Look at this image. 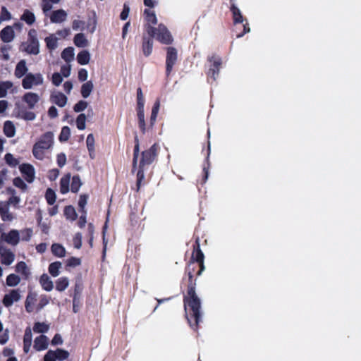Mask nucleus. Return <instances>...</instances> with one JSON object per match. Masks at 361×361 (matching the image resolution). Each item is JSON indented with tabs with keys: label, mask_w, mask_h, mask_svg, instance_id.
<instances>
[{
	"label": "nucleus",
	"mask_w": 361,
	"mask_h": 361,
	"mask_svg": "<svg viewBox=\"0 0 361 361\" xmlns=\"http://www.w3.org/2000/svg\"><path fill=\"white\" fill-rule=\"evenodd\" d=\"M137 107H144L145 99L141 88L137 90Z\"/></svg>",
	"instance_id": "nucleus-57"
},
{
	"label": "nucleus",
	"mask_w": 361,
	"mask_h": 361,
	"mask_svg": "<svg viewBox=\"0 0 361 361\" xmlns=\"http://www.w3.org/2000/svg\"><path fill=\"white\" fill-rule=\"evenodd\" d=\"M64 214L67 219L74 221L77 217L76 212L72 206H67L64 209Z\"/></svg>",
	"instance_id": "nucleus-37"
},
{
	"label": "nucleus",
	"mask_w": 361,
	"mask_h": 361,
	"mask_svg": "<svg viewBox=\"0 0 361 361\" xmlns=\"http://www.w3.org/2000/svg\"><path fill=\"white\" fill-rule=\"evenodd\" d=\"M20 232V238L23 241H30L32 236V230L31 228H25L21 230Z\"/></svg>",
	"instance_id": "nucleus-43"
},
{
	"label": "nucleus",
	"mask_w": 361,
	"mask_h": 361,
	"mask_svg": "<svg viewBox=\"0 0 361 361\" xmlns=\"http://www.w3.org/2000/svg\"><path fill=\"white\" fill-rule=\"evenodd\" d=\"M50 101L59 107H64L67 104L68 97L63 93L55 90L51 93Z\"/></svg>",
	"instance_id": "nucleus-10"
},
{
	"label": "nucleus",
	"mask_w": 361,
	"mask_h": 361,
	"mask_svg": "<svg viewBox=\"0 0 361 361\" xmlns=\"http://www.w3.org/2000/svg\"><path fill=\"white\" fill-rule=\"evenodd\" d=\"M51 80L54 86L59 87L63 82V76L59 73H54L51 75Z\"/></svg>",
	"instance_id": "nucleus-50"
},
{
	"label": "nucleus",
	"mask_w": 361,
	"mask_h": 361,
	"mask_svg": "<svg viewBox=\"0 0 361 361\" xmlns=\"http://www.w3.org/2000/svg\"><path fill=\"white\" fill-rule=\"evenodd\" d=\"M54 351L56 353V360L63 361L66 360L69 356V353L63 349L58 348Z\"/></svg>",
	"instance_id": "nucleus-44"
},
{
	"label": "nucleus",
	"mask_w": 361,
	"mask_h": 361,
	"mask_svg": "<svg viewBox=\"0 0 361 361\" xmlns=\"http://www.w3.org/2000/svg\"><path fill=\"white\" fill-rule=\"evenodd\" d=\"M18 117L25 121H34L36 118V114L30 111H22L19 112Z\"/></svg>",
	"instance_id": "nucleus-39"
},
{
	"label": "nucleus",
	"mask_w": 361,
	"mask_h": 361,
	"mask_svg": "<svg viewBox=\"0 0 361 361\" xmlns=\"http://www.w3.org/2000/svg\"><path fill=\"white\" fill-rule=\"evenodd\" d=\"M16 126L11 121H7L4 125V133L8 137H13L16 135Z\"/></svg>",
	"instance_id": "nucleus-28"
},
{
	"label": "nucleus",
	"mask_w": 361,
	"mask_h": 361,
	"mask_svg": "<svg viewBox=\"0 0 361 361\" xmlns=\"http://www.w3.org/2000/svg\"><path fill=\"white\" fill-rule=\"evenodd\" d=\"M0 37L4 42L9 43L15 38V32L12 26H6L0 32Z\"/></svg>",
	"instance_id": "nucleus-15"
},
{
	"label": "nucleus",
	"mask_w": 361,
	"mask_h": 361,
	"mask_svg": "<svg viewBox=\"0 0 361 361\" xmlns=\"http://www.w3.org/2000/svg\"><path fill=\"white\" fill-rule=\"evenodd\" d=\"M55 34L59 36V38H65L70 35V30L68 28L61 29L58 30Z\"/></svg>",
	"instance_id": "nucleus-64"
},
{
	"label": "nucleus",
	"mask_w": 361,
	"mask_h": 361,
	"mask_svg": "<svg viewBox=\"0 0 361 361\" xmlns=\"http://www.w3.org/2000/svg\"><path fill=\"white\" fill-rule=\"evenodd\" d=\"M45 197H46V200L49 204L51 205L56 201V193L53 190H51L50 188L47 189V190L46 192Z\"/></svg>",
	"instance_id": "nucleus-49"
},
{
	"label": "nucleus",
	"mask_w": 361,
	"mask_h": 361,
	"mask_svg": "<svg viewBox=\"0 0 361 361\" xmlns=\"http://www.w3.org/2000/svg\"><path fill=\"white\" fill-rule=\"evenodd\" d=\"M4 159L6 162L11 166H16L19 164V161L11 153L6 154Z\"/></svg>",
	"instance_id": "nucleus-52"
},
{
	"label": "nucleus",
	"mask_w": 361,
	"mask_h": 361,
	"mask_svg": "<svg viewBox=\"0 0 361 361\" xmlns=\"http://www.w3.org/2000/svg\"><path fill=\"white\" fill-rule=\"evenodd\" d=\"M86 116L84 114H80L76 118V126L80 130H83L86 128Z\"/></svg>",
	"instance_id": "nucleus-38"
},
{
	"label": "nucleus",
	"mask_w": 361,
	"mask_h": 361,
	"mask_svg": "<svg viewBox=\"0 0 361 361\" xmlns=\"http://www.w3.org/2000/svg\"><path fill=\"white\" fill-rule=\"evenodd\" d=\"M49 329V325L45 322H36L33 326L35 333L41 334L46 333Z\"/></svg>",
	"instance_id": "nucleus-35"
},
{
	"label": "nucleus",
	"mask_w": 361,
	"mask_h": 361,
	"mask_svg": "<svg viewBox=\"0 0 361 361\" xmlns=\"http://www.w3.org/2000/svg\"><path fill=\"white\" fill-rule=\"evenodd\" d=\"M32 334L30 328H27L23 337V350L27 353L32 345Z\"/></svg>",
	"instance_id": "nucleus-21"
},
{
	"label": "nucleus",
	"mask_w": 361,
	"mask_h": 361,
	"mask_svg": "<svg viewBox=\"0 0 361 361\" xmlns=\"http://www.w3.org/2000/svg\"><path fill=\"white\" fill-rule=\"evenodd\" d=\"M20 19L25 21L28 25H32L35 21V16L30 11L25 10L24 11L23 15L21 16Z\"/></svg>",
	"instance_id": "nucleus-34"
},
{
	"label": "nucleus",
	"mask_w": 361,
	"mask_h": 361,
	"mask_svg": "<svg viewBox=\"0 0 361 361\" xmlns=\"http://www.w3.org/2000/svg\"><path fill=\"white\" fill-rule=\"evenodd\" d=\"M39 95L33 92H28L23 97V100L25 102L30 109H34L35 105L39 102Z\"/></svg>",
	"instance_id": "nucleus-12"
},
{
	"label": "nucleus",
	"mask_w": 361,
	"mask_h": 361,
	"mask_svg": "<svg viewBox=\"0 0 361 361\" xmlns=\"http://www.w3.org/2000/svg\"><path fill=\"white\" fill-rule=\"evenodd\" d=\"M28 67L27 66L26 61L23 59L20 60L15 68L14 75L17 78H21L22 77H25L26 74H27Z\"/></svg>",
	"instance_id": "nucleus-19"
},
{
	"label": "nucleus",
	"mask_w": 361,
	"mask_h": 361,
	"mask_svg": "<svg viewBox=\"0 0 361 361\" xmlns=\"http://www.w3.org/2000/svg\"><path fill=\"white\" fill-rule=\"evenodd\" d=\"M12 19V15L10 11L7 9L6 7L2 6L1 8L0 13V20L2 23L3 21H8Z\"/></svg>",
	"instance_id": "nucleus-41"
},
{
	"label": "nucleus",
	"mask_w": 361,
	"mask_h": 361,
	"mask_svg": "<svg viewBox=\"0 0 361 361\" xmlns=\"http://www.w3.org/2000/svg\"><path fill=\"white\" fill-rule=\"evenodd\" d=\"M78 62L80 65H87L90 63V54L87 50H83L78 53L77 56Z\"/></svg>",
	"instance_id": "nucleus-30"
},
{
	"label": "nucleus",
	"mask_w": 361,
	"mask_h": 361,
	"mask_svg": "<svg viewBox=\"0 0 361 361\" xmlns=\"http://www.w3.org/2000/svg\"><path fill=\"white\" fill-rule=\"evenodd\" d=\"M68 13L62 8L56 9L51 12L49 15L50 21L55 24H61L67 20Z\"/></svg>",
	"instance_id": "nucleus-7"
},
{
	"label": "nucleus",
	"mask_w": 361,
	"mask_h": 361,
	"mask_svg": "<svg viewBox=\"0 0 361 361\" xmlns=\"http://www.w3.org/2000/svg\"><path fill=\"white\" fill-rule=\"evenodd\" d=\"M94 88L92 81H87L81 86V94L83 98H87L91 94Z\"/></svg>",
	"instance_id": "nucleus-29"
},
{
	"label": "nucleus",
	"mask_w": 361,
	"mask_h": 361,
	"mask_svg": "<svg viewBox=\"0 0 361 361\" xmlns=\"http://www.w3.org/2000/svg\"><path fill=\"white\" fill-rule=\"evenodd\" d=\"M8 173V171L6 169L0 171V188L4 185L5 180L7 179Z\"/></svg>",
	"instance_id": "nucleus-61"
},
{
	"label": "nucleus",
	"mask_w": 361,
	"mask_h": 361,
	"mask_svg": "<svg viewBox=\"0 0 361 361\" xmlns=\"http://www.w3.org/2000/svg\"><path fill=\"white\" fill-rule=\"evenodd\" d=\"M145 15V19L148 23L155 25L157 23V18L154 11L146 9L144 12Z\"/></svg>",
	"instance_id": "nucleus-40"
},
{
	"label": "nucleus",
	"mask_w": 361,
	"mask_h": 361,
	"mask_svg": "<svg viewBox=\"0 0 361 361\" xmlns=\"http://www.w3.org/2000/svg\"><path fill=\"white\" fill-rule=\"evenodd\" d=\"M153 42L151 39H147L142 46L143 53L145 56H149L152 51Z\"/></svg>",
	"instance_id": "nucleus-48"
},
{
	"label": "nucleus",
	"mask_w": 361,
	"mask_h": 361,
	"mask_svg": "<svg viewBox=\"0 0 361 361\" xmlns=\"http://www.w3.org/2000/svg\"><path fill=\"white\" fill-rule=\"evenodd\" d=\"M137 117L140 126L144 130L145 126L144 107H137Z\"/></svg>",
	"instance_id": "nucleus-51"
},
{
	"label": "nucleus",
	"mask_w": 361,
	"mask_h": 361,
	"mask_svg": "<svg viewBox=\"0 0 361 361\" xmlns=\"http://www.w3.org/2000/svg\"><path fill=\"white\" fill-rule=\"evenodd\" d=\"M75 51L73 47L66 48L61 53V58L67 63H70L73 61Z\"/></svg>",
	"instance_id": "nucleus-33"
},
{
	"label": "nucleus",
	"mask_w": 361,
	"mask_h": 361,
	"mask_svg": "<svg viewBox=\"0 0 361 361\" xmlns=\"http://www.w3.org/2000/svg\"><path fill=\"white\" fill-rule=\"evenodd\" d=\"M70 285V279L67 276H61L55 281V288L59 292H63Z\"/></svg>",
	"instance_id": "nucleus-20"
},
{
	"label": "nucleus",
	"mask_w": 361,
	"mask_h": 361,
	"mask_svg": "<svg viewBox=\"0 0 361 361\" xmlns=\"http://www.w3.org/2000/svg\"><path fill=\"white\" fill-rule=\"evenodd\" d=\"M66 163V156L64 153H60L57 155V164L60 167L65 166Z\"/></svg>",
	"instance_id": "nucleus-59"
},
{
	"label": "nucleus",
	"mask_w": 361,
	"mask_h": 361,
	"mask_svg": "<svg viewBox=\"0 0 361 361\" xmlns=\"http://www.w3.org/2000/svg\"><path fill=\"white\" fill-rule=\"evenodd\" d=\"M59 39V38L56 35V34H51L47 37L44 40L47 48L49 50H54L58 47Z\"/></svg>",
	"instance_id": "nucleus-27"
},
{
	"label": "nucleus",
	"mask_w": 361,
	"mask_h": 361,
	"mask_svg": "<svg viewBox=\"0 0 361 361\" xmlns=\"http://www.w3.org/2000/svg\"><path fill=\"white\" fill-rule=\"evenodd\" d=\"M13 185L20 189L23 192H25L27 188V184L23 181V180L19 177L15 178L13 180Z\"/></svg>",
	"instance_id": "nucleus-46"
},
{
	"label": "nucleus",
	"mask_w": 361,
	"mask_h": 361,
	"mask_svg": "<svg viewBox=\"0 0 361 361\" xmlns=\"http://www.w3.org/2000/svg\"><path fill=\"white\" fill-rule=\"evenodd\" d=\"M37 301V294L30 293L25 300V309L27 312H32L35 310V304Z\"/></svg>",
	"instance_id": "nucleus-23"
},
{
	"label": "nucleus",
	"mask_w": 361,
	"mask_h": 361,
	"mask_svg": "<svg viewBox=\"0 0 361 361\" xmlns=\"http://www.w3.org/2000/svg\"><path fill=\"white\" fill-rule=\"evenodd\" d=\"M54 144V135L51 132H47L38 139L32 148L33 156L42 160L45 157V151L52 148Z\"/></svg>",
	"instance_id": "nucleus-1"
},
{
	"label": "nucleus",
	"mask_w": 361,
	"mask_h": 361,
	"mask_svg": "<svg viewBox=\"0 0 361 361\" xmlns=\"http://www.w3.org/2000/svg\"><path fill=\"white\" fill-rule=\"evenodd\" d=\"M18 92V87L15 86L11 80L0 82V98L6 97L8 92L16 94Z\"/></svg>",
	"instance_id": "nucleus-8"
},
{
	"label": "nucleus",
	"mask_w": 361,
	"mask_h": 361,
	"mask_svg": "<svg viewBox=\"0 0 361 361\" xmlns=\"http://www.w3.org/2000/svg\"><path fill=\"white\" fill-rule=\"evenodd\" d=\"M156 148L155 146H152L150 149L142 152V159L140 161V168H142L145 165L151 164L155 157Z\"/></svg>",
	"instance_id": "nucleus-13"
},
{
	"label": "nucleus",
	"mask_w": 361,
	"mask_h": 361,
	"mask_svg": "<svg viewBox=\"0 0 361 361\" xmlns=\"http://www.w3.org/2000/svg\"><path fill=\"white\" fill-rule=\"evenodd\" d=\"M44 361H56L54 351L49 350L44 357Z\"/></svg>",
	"instance_id": "nucleus-62"
},
{
	"label": "nucleus",
	"mask_w": 361,
	"mask_h": 361,
	"mask_svg": "<svg viewBox=\"0 0 361 361\" xmlns=\"http://www.w3.org/2000/svg\"><path fill=\"white\" fill-rule=\"evenodd\" d=\"M88 106V103L85 101L80 100L73 106V110L75 112H81L84 111Z\"/></svg>",
	"instance_id": "nucleus-53"
},
{
	"label": "nucleus",
	"mask_w": 361,
	"mask_h": 361,
	"mask_svg": "<svg viewBox=\"0 0 361 361\" xmlns=\"http://www.w3.org/2000/svg\"><path fill=\"white\" fill-rule=\"evenodd\" d=\"M88 78V72L86 69L82 68L78 72V79L80 81H86Z\"/></svg>",
	"instance_id": "nucleus-63"
},
{
	"label": "nucleus",
	"mask_w": 361,
	"mask_h": 361,
	"mask_svg": "<svg viewBox=\"0 0 361 361\" xmlns=\"http://www.w3.org/2000/svg\"><path fill=\"white\" fill-rule=\"evenodd\" d=\"M1 238L7 244L16 246L20 242V232L16 229H12L8 233H3Z\"/></svg>",
	"instance_id": "nucleus-6"
},
{
	"label": "nucleus",
	"mask_w": 361,
	"mask_h": 361,
	"mask_svg": "<svg viewBox=\"0 0 361 361\" xmlns=\"http://www.w3.org/2000/svg\"><path fill=\"white\" fill-rule=\"evenodd\" d=\"M147 32L151 37L157 39L162 43L170 44L173 41V37L169 31L162 24H160L157 28L149 26L147 27Z\"/></svg>",
	"instance_id": "nucleus-2"
},
{
	"label": "nucleus",
	"mask_w": 361,
	"mask_h": 361,
	"mask_svg": "<svg viewBox=\"0 0 361 361\" xmlns=\"http://www.w3.org/2000/svg\"><path fill=\"white\" fill-rule=\"evenodd\" d=\"M11 191L12 195L8 200V203L14 206H16L20 202V197L16 195L15 191L13 190H11Z\"/></svg>",
	"instance_id": "nucleus-58"
},
{
	"label": "nucleus",
	"mask_w": 361,
	"mask_h": 361,
	"mask_svg": "<svg viewBox=\"0 0 361 361\" xmlns=\"http://www.w3.org/2000/svg\"><path fill=\"white\" fill-rule=\"evenodd\" d=\"M188 295L185 300V305L191 307L195 318L196 324H198L200 319V301L192 288L188 290Z\"/></svg>",
	"instance_id": "nucleus-4"
},
{
	"label": "nucleus",
	"mask_w": 361,
	"mask_h": 361,
	"mask_svg": "<svg viewBox=\"0 0 361 361\" xmlns=\"http://www.w3.org/2000/svg\"><path fill=\"white\" fill-rule=\"evenodd\" d=\"M20 171L25 176V179L28 183H32L34 180L35 169L32 165L23 164L20 166Z\"/></svg>",
	"instance_id": "nucleus-17"
},
{
	"label": "nucleus",
	"mask_w": 361,
	"mask_h": 361,
	"mask_svg": "<svg viewBox=\"0 0 361 361\" xmlns=\"http://www.w3.org/2000/svg\"><path fill=\"white\" fill-rule=\"evenodd\" d=\"M82 185V181L80 178L78 176H74L72 178V183H71V191L73 192H77L80 188Z\"/></svg>",
	"instance_id": "nucleus-45"
},
{
	"label": "nucleus",
	"mask_w": 361,
	"mask_h": 361,
	"mask_svg": "<svg viewBox=\"0 0 361 361\" xmlns=\"http://www.w3.org/2000/svg\"><path fill=\"white\" fill-rule=\"evenodd\" d=\"M0 258L2 264L9 266L15 260V254L8 248H0Z\"/></svg>",
	"instance_id": "nucleus-11"
},
{
	"label": "nucleus",
	"mask_w": 361,
	"mask_h": 361,
	"mask_svg": "<svg viewBox=\"0 0 361 361\" xmlns=\"http://www.w3.org/2000/svg\"><path fill=\"white\" fill-rule=\"evenodd\" d=\"M52 3L49 0H42L41 7L43 13L47 15V13L52 8Z\"/></svg>",
	"instance_id": "nucleus-55"
},
{
	"label": "nucleus",
	"mask_w": 361,
	"mask_h": 361,
	"mask_svg": "<svg viewBox=\"0 0 361 361\" xmlns=\"http://www.w3.org/2000/svg\"><path fill=\"white\" fill-rule=\"evenodd\" d=\"M39 283L42 289L47 292H51L54 289V282L47 274L40 276Z\"/></svg>",
	"instance_id": "nucleus-18"
},
{
	"label": "nucleus",
	"mask_w": 361,
	"mask_h": 361,
	"mask_svg": "<svg viewBox=\"0 0 361 361\" xmlns=\"http://www.w3.org/2000/svg\"><path fill=\"white\" fill-rule=\"evenodd\" d=\"M62 263L61 262H54L51 263L48 267L49 274L53 277H57L61 273Z\"/></svg>",
	"instance_id": "nucleus-25"
},
{
	"label": "nucleus",
	"mask_w": 361,
	"mask_h": 361,
	"mask_svg": "<svg viewBox=\"0 0 361 361\" xmlns=\"http://www.w3.org/2000/svg\"><path fill=\"white\" fill-rule=\"evenodd\" d=\"M21 298L20 293L18 290H11L6 294L3 298L2 303L7 307H11L14 302L19 301Z\"/></svg>",
	"instance_id": "nucleus-9"
},
{
	"label": "nucleus",
	"mask_w": 361,
	"mask_h": 361,
	"mask_svg": "<svg viewBox=\"0 0 361 361\" xmlns=\"http://www.w3.org/2000/svg\"><path fill=\"white\" fill-rule=\"evenodd\" d=\"M49 338L44 335H40L34 340V348L37 351L44 350L48 348Z\"/></svg>",
	"instance_id": "nucleus-16"
},
{
	"label": "nucleus",
	"mask_w": 361,
	"mask_h": 361,
	"mask_svg": "<svg viewBox=\"0 0 361 361\" xmlns=\"http://www.w3.org/2000/svg\"><path fill=\"white\" fill-rule=\"evenodd\" d=\"M16 271L25 277H28L30 274V269L25 262H19L16 266Z\"/></svg>",
	"instance_id": "nucleus-32"
},
{
	"label": "nucleus",
	"mask_w": 361,
	"mask_h": 361,
	"mask_svg": "<svg viewBox=\"0 0 361 361\" xmlns=\"http://www.w3.org/2000/svg\"><path fill=\"white\" fill-rule=\"evenodd\" d=\"M71 174L68 173L61 178L60 180V191L63 194L67 193L70 190Z\"/></svg>",
	"instance_id": "nucleus-26"
},
{
	"label": "nucleus",
	"mask_w": 361,
	"mask_h": 361,
	"mask_svg": "<svg viewBox=\"0 0 361 361\" xmlns=\"http://www.w3.org/2000/svg\"><path fill=\"white\" fill-rule=\"evenodd\" d=\"M86 145L90 157L93 159L95 157V140L93 134H89L86 139Z\"/></svg>",
	"instance_id": "nucleus-22"
},
{
	"label": "nucleus",
	"mask_w": 361,
	"mask_h": 361,
	"mask_svg": "<svg viewBox=\"0 0 361 361\" xmlns=\"http://www.w3.org/2000/svg\"><path fill=\"white\" fill-rule=\"evenodd\" d=\"M51 251L57 257L63 258L66 255V248L59 243H54L51 247Z\"/></svg>",
	"instance_id": "nucleus-24"
},
{
	"label": "nucleus",
	"mask_w": 361,
	"mask_h": 361,
	"mask_svg": "<svg viewBox=\"0 0 361 361\" xmlns=\"http://www.w3.org/2000/svg\"><path fill=\"white\" fill-rule=\"evenodd\" d=\"M74 246L76 249H80L82 246V235L77 233L73 238Z\"/></svg>",
	"instance_id": "nucleus-60"
},
{
	"label": "nucleus",
	"mask_w": 361,
	"mask_h": 361,
	"mask_svg": "<svg viewBox=\"0 0 361 361\" xmlns=\"http://www.w3.org/2000/svg\"><path fill=\"white\" fill-rule=\"evenodd\" d=\"M74 44L78 47H85L88 46V40L82 33H78L74 37Z\"/></svg>",
	"instance_id": "nucleus-31"
},
{
	"label": "nucleus",
	"mask_w": 361,
	"mask_h": 361,
	"mask_svg": "<svg viewBox=\"0 0 361 361\" xmlns=\"http://www.w3.org/2000/svg\"><path fill=\"white\" fill-rule=\"evenodd\" d=\"M6 285L10 287L18 286L20 283V278L14 274H11L6 277Z\"/></svg>",
	"instance_id": "nucleus-36"
},
{
	"label": "nucleus",
	"mask_w": 361,
	"mask_h": 361,
	"mask_svg": "<svg viewBox=\"0 0 361 361\" xmlns=\"http://www.w3.org/2000/svg\"><path fill=\"white\" fill-rule=\"evenodd\" d=\"M81 264V259L78 257H72L66 261V267H75Z\"/></svg>",
	"instance_id": "nucleus-54"
},
{
	"label": "nucleus",
	"mask_w": 361,
	"mask_h": 361,
	"mask_svg": "<svg viewBox=\"0 0 361 361\" xmlns=\"http://www.w3.org/2000/svg\"><path fill=\"white\" fill-rule=\"evenodd\" d=\"M177 60V51L173 47L168 48L166 57V71L170 73Z\"/></svg>",
	"instance_id": "nucleus-14"
},
{
	"label": "nucleus",
	"mask_w": 361,
	"mask_h": 361,
	"mask_svg": "<svg viewBox=\"0 0 361 361\" xmlns=\"http://www.w3.org/2000/svg\"><path fill=\"white\" fill-rule=\"evenodd\" d=\"M232 11L235 23H241L243 19L240 10L235 6H232Z\"/></svg>",
	"instance_id": "nucleus-56"
},
{
	"label": "nucleus",
	"mask_w": 361,
	"mask_h": 361,
	"mask_svg": "<svg viewBox=\"0 0 361 361\" xmlns=\"http://www.w3.org/2000/svg\"><path fill=\"white\" fill-rule=\"evenodd\" d=\"M45 79L40 73H28L22 80V87L25 90H31L44 84Z\"/></svg>",
	"instance_id": "nucleus-3"
},
{
	"label": "nucleus",
	"mask_w": 361,
	"mask_h": 361,
	"mask_svg": "<svg viewBox=\"0 0 361 361\" xmlns=\"http://www.w3.org/2000/svg\"><path fill=\"white\" fill-rule=\"evenodd\" d=\"M70 136H71L70 128L68 126H64L61 129L59 139L61 142H66L69 139Z\"/></svg>",
	"instance_id": "nucleus-42"
},
{
	"label": "nucleus",
	"mask_w": 361,
	"mask_h": 361,
	"mask_svg": "<svg viewBox=\"0 0 361 361\" xmlns=\"http://www.w3.org/2000/svg\"><path fill=\"white\" fill-rule=\"evenodd\" d=\"M27 45L25 50L28 54H38L39 52V43L37 38V31L35 30H30L28 33Z\"/></svg>",
	"instance_id": "nucleus-5"
},
{
	"label": "nucleus",
	"mask_w": 361,
	"mask_h": 361,
	"mask_svg": "<svg viewBox=\"0 0 361 361\" xmlns=\"http://www.w3.org/2000/svg\"><path fill=\"white\" fill-rule=\"evenodd\" d=\"M0 214L1 219L4 221H11L13 219V216L8 209H1Z\"/></svg>",
	"instance_id": "nucleus-47"
}]
</instances>
